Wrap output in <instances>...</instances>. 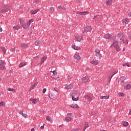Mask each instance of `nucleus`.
I'll return each mask as SVG.
<instances>
[{"mask_svg":"<svg viewBox=\"0 0 131 131\" xmlns=\"http://www.w3.org/2000/svg\"><path fill=\"white\" fill-rule=\"evenodd\" d=\"M71 96H72L73 101H78L79 100V97H78V94H77V91H72L71 92Z\"/></svg>","mask_w":131,"mask_h":131,"instance_id":"nucleus-1","label":"nucleus"},{"mask_svg":"<svg viewBox=\"0 0 131 131\" xmlns=\"http://www.w3.org/2000/svg\"><path fill=\"white\" fill-rule=\"evenodd\" d=\"M10 10V6H6L3 7L2 9L0 10V14H3V13H6V12H8Z\"/></svg>","mask_w":131,"mask_h":131,"instance_id":"nucleus-2","label":"nucleus"},{"mask_svg":"<svg viewBox=\"0 0 131 131\" xmlns=\"http://www.w3.org/2000/svg\"><path fill=\"white\" fill-rule=\"evenodd\" d=\"M6 62L3 60H0V69L4 70L6 68Z\"/></svg>","mask_w":131,"mask_h":131,"instance_id":"nucleus-3","label":"nucleus"},{"mask_svg":"<svg viewBox=\"0 0 131 131\" xmlns=\"http://www.w3.org/2000/svg\"><path fill=\"white\" fill-rule=\"evenodd\" d=\"M111 46L114 47L118 52L120 51V48L118 46V41L113 42Z\"/></svg>","mask_w":131,"mask_h":131,"instance_id":"nucleus-4","label":"nucleus"},{"mask_svg":"<svg viewBox=\"0 0 131 131\" xmlns=\"http://www.w3.org/2000/svg\"><path fill=\"white\" fill-rule=\"evenodd\" d=\"M92 31V27L87 26L83 31V33H86V32H91Z\"/></svg>","mask_w":131,"mask_h":131,"instance_id":"nucleus-5","label":"nucleus"},{"mask_svg":"<svg viewBox=\"0 0 131 131\" xmlns=\"http://www.w3.org/2000/svg\"><path fill=\"white\" fill-rule=\"evenodd\" d=\"M89 79H90V78H89V77L85 76L82 78V81L83 83H86V82H88V81H89Z\"/></svg>","mask_w":131,"mask_h":131,"instance_id":"nucleus-6","label":"nucleus"},{"mask_svg":"<svg viewBox=\"0 0 131 131\" xmlns=\"http://www.w3.org/2000/svg\"><path fill=\"white\" fill-rule=\"evenodd\" d=\"M120 81H121V84L123 86L124 85V81L125 79H126L125 76H122L120 78Z\"/></svg>","mask_w":131,"mask_h":131,"instance_id":"nucleus-7","label":"nucleus"},{"mask_svg":"<svg viewBox=\"0 0 131 131\" xmlns=\"http://www.w3.org/2000/svg\"><path fill=\"white\" fill-rule=\"evenodd\" d=\"M95 56H96V57H99L101 56V51L100 50V49H96L95 50Z\"/></svg>","mask_w":131,"mask_h":131,"instance_id":"nucleus-8","label":"nucleus"},{"mask_svg":"<svg viewBox=\"0 0 131 131\" xmlns=\"http://www.w3.org/2000/svg\"><path fill=\"white\" fill-rule=\"evenodd\" d=\"M66 89H67V90H71L72 89H73V84H67L65 85Z\"/></svg>","mask_w":131,"mask_h":131,"instance_id":"nucleus-9","label":"nucleus"},{"mask_svg":"<svg viewBox=\"0 0 131 131\" xmlns=\"http://www.w3.org/2000/svg\"><path fill=\"white\" fill-rule=\"evenodd\" d=\"M82 36H76L75 37V40H76V41H81V40H82Z\"/></svg>","mask_w":131,"mask_h":131,"instance_id":"nucleus-10","label":"nucleus"},{"mask_svg":"<svg viewBox=\"0 0 131 131\" xmlns=\"http://www.w3.org/2000/svg\"><path fill=\"white\" fill-rule=\"evenodd\" d=\"M74 57L75 59H76V60H77L78 61H80V60H81V57H80V56H79V55L77 54H75L74 55Z\"/></svg>","mask_w":131,"mask_h":131,"instance_id":"nucleus-11","label":"nucleus"},{"mask_svg":"<svg viewBox=\"0 0 131 131\" xmlns=\"http://www.w3.org/2000/svg\"><path fill=\"white\" fill-rule=\"evenodd\" d=\"M84 99H85V100H86V99H87L88 100L89 102H91L92 101V97H91L88 95H85L84 96Z\"/></svg>","mask_w":131,"mask_h":131,"instance_id":"nucleus-12","label":"nucleus"},{"mask_svg":"<svg viewBox=\"0 0 131 131\" xmlns=\"http://www.w3.org/2000/svg\"><path fill=\"white\" fill-rule=\"evenodd\" d=\"M90 63H91V64H93V65H98V64H99V61L93 59L90 62Z\"/></svg>","mask_w":131,"mask_h":131,"instance_id":"nucleus-13","label":"nucleus"},{"mask_svg":"<svg viewBox=\"0 0 131 131\" xmlns=\"http://www.w3.org/2000/svg\"><path fill=\"white\" fill-rule=\"evenodd\" d=\"M104 38L106 39H109L110 38H112V36L110 34H106L104 35Z\"/></svg>","mask_w":131,"mask_h":131,"instance_id":"nucleus-14","label":"nucleus"},{"mask_svg":"<svg viewBox=\"0 0 131 131\" xmlns=\"http://www.w3.org/2000/svg\"><path fill=\"white\" fill-rule=\"evenodd\" d=\"M117 72H118V70H114L112 72V75L110 76L109 77L110 78V79L111 80V78H112V77H113V76L115 74H116V73H117Z\"/></svg>","mask_w":131,"mask_h":131,"instance_id":"nucleus-15","label":"nucleus"},{"mask_svg":"<svg viewBox=\"0 0 131 131\" xmlns=\"http://www.w3.org/2000/svg\"><path fill=\"white\" fill-rule=\"evenodd\" d=\"M72 47L73 48V49H74V50H76L77 51H78L79 50H81V49L80 48V47L76 46L75 45H72Z\"/></svg>","mask_w":131,"mask_h":131,"instance_id":"nucleus-16","label":"nucleus"},{"mask_svg":"<svg viewBox=\"0 0 131 131\" xmlns=\"http://www.w3.org/2000/svg\"><path fill=\"white\" fill-rule=\"evenodd\" d=\"M123 43H124V45H127L128 43V40H124L123 39H120V42H122Z\"/></svg>","mask_w":131,"mask_h":131,"instance_id":"nucleus-17","label":"nucleus"},{"mask_svg":"<svg viewBox=\"0 0 131 131\" xmlns=\"http://www.w3.org/2000/svg\"><path fill=\"white\" fill-rule=\"evenodd\" d=\"M70 107H71V108H75V109H77V108H79L78 105L76 104H71L70 105Z\"/></svg>","mask_w":131,"mask_h":131,"instance_id":"nucleus-18","label":"nucleus"},{"mask_svg":"<svg viewBox=\"0 0 131 131\" xmlns=\"http://www.w3.org/2000/svg\"><path fill=\"white\" fill-rule=\"evenodd\" d=\"M37 82L35 83L32 86L31 88L30 89V91H32V90H33L34 89H35V88H36V86H37Z\"/></svg>","mask_w":131,"mask_h":131,"instance_id":"nucleus-19","label":"nucleus"},{"mask_svg":"<svg viewBox=\"0 0 131 131\" xmlns=\"http://www.w3.org/2000/svg\"><path fill=\"white\" fill-rule=\"evenodd\" d=\"M39 11V9H35L34 10H32L31 11V13L33 15H35V14H36V13H37Z\"/></svg>","mask_w":131,"mask_h":131,"instance_id":"nucleus-20","label":"nucleus"},{"mask_svg":"<svg viewBox=\"0 0 131 131\" xmlns=\"http://www.w3.org/2000/svg\"><path fill=\"white\" fill-rule=\"evenodd\" d=\"M100 98L102 100H107V99H109V95H108V96H100Z\"/></svg>","mask_w":131,"mask_h":131,"instance_id":"nucleus-21","label":"nucleus"},{"mask_svg":"<svg viewBox=\"0 0 131 131\" xmlns=\"http://www.w3.org/2000/svg\"><path fill=\"white\" fill-rule=\"evenodd\" d=\"M21 47L22 49H27L28 48V46L24 43H21Z\"/></svg>","mask_w":131,"mask_h":131,"instance_id":"nucleus-22","label":"nucleus"},{"mask_svg":"<svg viewBox=\"0 0 131 131\" xmlns=\"http://www.w3.org/2000/svg\"><path fill=\"white\" fill-rule=\"evenodd\" d=\"M49 98L52 100H53V99H55V95H54V93H50L49 94Z\"/></svg>","mask_w":131,"mask_h":131,"instance_id":"nucleus-23","label":"nucleus"},{"mask_svg":"<svg viewBox=\"0 0 131 131\" xmlns=\"http://www.w3.org/2000/svg\"><path fill=\"white\" fill-rule=\"evenodd\" d=\"M20 28H21V27H20L19 26H18V25L14 26L13 27V29H14V30H19V29H20Z\"/></svg>","mask_w":131,"mask_h":131,"instance_id":"nucleus-24","label":"nucleus"},{"mask_svg":"<svg viewBox=\"0 0 131 131\" xmlns=\"http://www.w3.org/2000/svg\"><path fill=\"white\" fill-rule=\"evenodd\" d=\"M37 101V99H33V98H31L30 99V101L31 102H32V103H33V104H36V101Z\"/></svg>","mask_w":131,"mask_h":131,"instance_id":"nucleus-25","label":"nucleus"},{"mask_svg":"<svg viewBox=\"0 0 131 131\" xmlns=\"http://www.w3.org/2000/svg\"><path fill=\"white\" fill-rule=\"evenodd\" d=\"M46 119L49 121L50 122L52 123L53 122V120L52 119V118L51 117H50V116H48L46 117Z\"/></svg>","mask_w":131,"mask_h":131,"instance_id":"nucleus-26","label":"nucleus"},{"mask_svg":"<svg viewBox=\"0 0 131 131\" xmlns=\"http://www.w3.org/2000/svg\"><path fill=\"white\" fill-rule=\"evenodd\" d=\"M19 21H20V25H21V26H22V25H23L25 24V23H26L25 20H22V19H21V18H19Z\"/></svg>","mask_w":131,"mask_h":131,"instance_id":"nucleus-27","label":"nucleus"},{"mask_svg":"<svg viewBox=\"0 0 131 131\" xmlns=\"http://www.w3.org/2000/svg\"><path fill=\"white\" fill-rule=\"evenodd\" d=\"M118 36L119 37H123L124 36V34H123V33H122V32H119L118 34Z\"/></svg>","mask_w":131,"mask_h":131,"instance_id":"nucleus-28","label":"nucleus"},{"mask_svg":"<svg viewBox=\"0 0 131 131\" xmlns=\"http://www.w3.org/2000/svg\"><path fill=\"white\" fill-rule=\"evenodd\" d=\"M46 60H47V57L46 56H43L41 59V62L42 63H45V61H46Z\"/></svg>","mask_w":131,"mask_h":131,"instance_id":"nucleus-29","label":"nucleus"},{"mask_svg":"<svg viewBox=\"0 0 131 131\" xmlns=\"http://www.w3.org/2000/svg\"><path fill=\"white\" fill-rule=\"evenodd\" d=\"M128 21V19L127 18L123 19V20H122L123 24L125 25V24H127Z\"/></svg>","mask_w":131,"mask_h":131,"instance_id":"nucleus-30","label":"nucleus"},{"mask_svg":"<svg viewBox=\"0 0 131 131\" xmlns=\"http://www.w3.org/2000/svg\"><path fill=\"white\" fill-rule=\"evenodd\" d=\"M25 65H26V64H25V63L21 62L19 65V68H22V67H24V66H25Z\"/></svg>","mask_w":131,"mask_h":131,"instance_id":"nucleus-31","label":"nucleus"},{"mask_svg":"<svg viewBox=\"0 0 131 131\" xmlns=\"http://www.w3.org/2000/svg\"><path fill=\"white\" fill-rule=\"evenodd\" d=\"M8 91H9V92H14V93H16V90L11 88H9Z\"/></svg>","mask_w":131,"mask_h":131,"instance_id":"nucleus-32","label":"nucleus"},{"mask_svg":"<svg viewBox=\"0 0 131 131\" xmlns=\"http://www.w3.org/2000/svg\"><path fill=\"white\" fill-rule=\"evenodd\" d=\"M21 26H22V27H23L24 29H27V28L28 27V26H27V24H26V23H25Z\"/></svg>","mask_w":131,"mask_h":131,"instance_id":"nucleus-33","label":"nucleus"},{"mask_svg":"<svg viewBox=\"0 0 131 131\" xmlns=\"http://www.w3.org/2000/svg\"><path fill=\"white\" fill-rule=\"evenodd\" d=\"M1 49H2L4 54H6V53L7 52V50L6 49V48L2 47Z\"/></svg>","mask_w":131,"mask_h":131,"instance_id":"nucleus-34","label":"nucleus"},{"mask_svg":"<svg viewBox=\"0 0 131 131\" xmlns=\"http://www.w3.org/2000/svg\"><path fill=\"white\" fill-rule=\"evenodd\" d=\"M112 3V0H108L106 2L107 6H110V5Z\"/></svg>","mask_w":131,"mask_h":131,"instance_id":"nucleus-35","label":"nucleus"},{"mask_svg":"<svg viewBox=\"0 0 131 131\" xmlns=\"http://www.w3.org/2000/svg\"><path fill=\"white\" fill-rule=\"evenodd\" d=\"M71 117H66V118H65V120H66V121H68V122H69L71 120Z\"/></svg>","mask_w":131,"mask_h":131,"instance_id":"nucleus-36","label":"nucleus"},{"mask_svg":"<svg viewBox=\"0 0 131 131\" xmlns=\"http://www.w3.org/2000/svg\"><path fill=\"white\" fill-rule=\"evenodd\" d=\"M123 125H124V126H127V125H128V122L126 121L123 122Z\"/></svg>","mask_w":131,"mask_h":131,"instance_id":"nucleus-37","label":"nucleus"},{"mask_svg":"<svg viewBox=\"0 0 131 131\" xmlns=\"http://www.w3.org/2000/svg\"><path fill=\"white\" fill-rule=\"evenodd\" d=\"M131 89V86L130 84H127L126 87H125V90H130Z\"/></svg>","mask_w":131,"mask_h":131,"instance_id":"nucleus-38","label":"nucleus"},{"mask_svg":"<svg viewBox=\"0 0 131 131\" xmlns=\"http://www.w3.org/2000/svg\"><path fill=\"white\" fill-rule=\"evenodd\" d=\"M6 105V103L4 101H2L0 102V107H3V106H5Z\"/></svg>","mask_w":131,"mask_h":131,"instance_id":"nucleus-39","label":"nucleus"},{"mask_svg":"<svg viewBox=\"0 0 131 131\" xmlns=\"http://www.w3.org/2000/svg\"><path fill=\"white\" fill-rule=\"evenodd\" d=\"M88 14H89V12H88V11L82 12V15H83V16H84L85 15H88Z\"/></svg>","mask_w":131,"mask_h":131,"instance_id":"nucleus-40","label":"nucleus"},{"mask_svg":"<svg viewBox=\"0 0 131 131\" xmlns=\"http://www.w3.org/2000/svg\"><path fill=\"white\" fill-rule=\"evenodd\" d=\"M123 66H124V67L127 66V67H129V63L126 62L123 64Z\"/></svg>","mask_w":131,"mask_h":131,"instance_id":"nucleus-41","label":"nucleus"},{"mask_svg":"<svg viewBox=\"0 0 131 131\" xmlns=\"http://www.w3.org/2000/svg\"><path fill=\"white\" fill-rule=\"evenodd\" d=\"M84 127H85V128H88V127H89V123L88 122L85 123Z\"/></svg>","mask_w":131,"mask_h":131,"instance_id":"nucleus-42","label":"nucleus"},{"mask_svg":"<svg viewBox=\"0 0 131 131\" xmlns=\"http://www.w3.org/2000/svg\"><path fill=\"white\" fill-rule=\"evenodd\" d=\"M50 11L51 13H54V7H50Z\"/></svg>","mask_w":131,"mask_h":131,"instance_id":"nucleus-43","label":"nucleus"},{"mask_svg":"<svg viewBox=\"0 0 131 131\" xmlns=\"http://www.w3.org/2000/svg\"><path fill=\"white\" fill-rule=\"evenodd\" d=\"M22 116H23V117H24L25 118H27L28 117V115H27V114H23Z\"/></svg>","mask_w":131,"mask_h":131,"instance_id":"nucleus-44","label":"nucleus"},{"mask_svg":"<svg viewBox=\"0 0 131 131\" xmlns=\"http://www.w3.org/2000/svg\"><path fill=\"white\" fill-rule=\"evenodd\" d=\"M124 96V94H123V93H119V97H123Z\"/></svg>","mask_w":131,"mask_h":131,"instance_id":"nucleus-45","label":"nucleus"},{"mask_svg":"<svg viewBox=\"0 0 131 131\" xmlns=\"http://www.w3.org/2000/svg\"><path fill=\"white\" fill-rule=\"evenodd\" d=\"M51 72H52L54 74V75H57V72L56 71V70L51 71Z\"/></svg>","mask_w":131,"mask_h":131,"instance_id":"nucleus-46","label":"nucleus"},{"mask_svg":"<svg viewBox=\"0 0 131 131\" xmlns=\"http://www.w3.org/2000/svg\"><path fill=\"white\" fill-rule=\"evenodd\" d=\"M35 46H39V41H35Z\"/></svg>","mask_w":131,"mask_h":131,"instance_id":"nucleus-47","label":"nucleus"},{"mask_svg":"<svg viewBox=\"0 0 131 131\" xmlns=\"http://www.w3.org/2000/svg\"><path fill=\"white\" fill-rule=\"evenodd\" d=\"M47 92V89L45 88L43 89L42 93L43 94H45Z\"/></svg>","mask_w":131,"mask_h":131,"instance_id":"nucleus-48","label":"nucleus"},{"mask_svg":"<svg viewBox=\"0 0 131 131\" xmlns=\"http://www.w3.org/2000/svg\"><path fill=\"white\" fill-rule=\"evenodd\" d=\"M42 63L41 62H40L38 64V66H39V67H41V65H42Z\"/></svg>","mask_w":131,"mask_h":131,"instance_id":"nucleus-49","label":"nucleus"},{"mask_svg":"<svg viewBox=\"0 0 131 131\" xmlns=\"http://www.w3.org/2000/svg\"><path fill=\"white\" fill-rule=\"evenodd\" d=\"M30 24L29 21H28L27 23V26H28V27H29L30 26Z\"/></svg>","mask_w":131,"mask_h":131,"instance_id":"nucleus-50","label":"nucleus"},{"mask_svg":"<svg viewBox=\"0 0 131 131\" xmlns=\"http://www.w3.org/2000/svg\"><path fill=\"white\" fill-rule=\"evenodd\" d=\"M54 90L55 91V92H59V89L57 88H55Z\"/></svg>","mask_w":131,"mask_h":131,"instance_id":"nucleus-51","label":"nucleus"},{"mask_svg":"<svg viewBox=\"0 0 131 131\" xmlns=\"http://www.w3.org/2000/svg\"><path fill=\"white\" fill-rule=\"evenodd\" d=\"M45 128V124L40 127V129H43Z\"/></svg>","mask_w":131,"mask_h":131,"instance_id":"nucleus-52","label":"nucleus"},{"mask_svg":"<svg viewBox=\"0 0 131 131\" xmlns=\"http://www.w3.org/2000/svg\"><path fill=\"white\" fill-rule=\"evenodd\" d=\"M29 22L30 24L32 23V22H33V19H30V20H29Z\"/></svg>","mask_w":131,"mask_h":131,"instance_id":"nucleus-53","label":"nucleus"},{"mask_svg":"<svg viewBox=\"0 0 131 131\" xmlns=\"http://www.w3.org/2000/svg\"><path fill=\"white\" fill-rule=\"evenodd\" d=\"M77 14L78 15H82V12H77Z\"/></svg>","mask_w":131,"mask_h":131,"instance_id":"nucleus-54","label":"nucleus"},{"mask_svg":"<svg viewBox=\"0 0 131 131\" xmlns=\"http://www.w3.org/2000/svg\"><path fill=\"white\" fill-rule=\"evenodd\" d=\"M24 113H23V111H20L19 114H21V115H23Z\"/></svg>","mask_w":131,"mask_h":131,"instance_id":"nucleus-55","label":"nucleus"},{"mask_svg":"<svg viewBox=\"0 0 131 131\" xmlns=\"http://www.w3.org/2000/svg\"><path fill=\"white\" fill-rule=\"evenodd\" d=\"M58 9H59V10H62V6H58Z\"/></svg>","mask_w":131,"mask_h":131,"instance_id":"nucleus-56","label":"nucleus"},{"mask_svg":"<svg viewBox=\"0 0 131 131\" xmlns=\"http://www.w3.org/2000/svg\"><path fill=\"white\" fill-rule=\"evenodd\" d=\"M67 116H68V117L72 116V114H71V113L67 114Z\"/></svg>","mask_w":131,"mask_h":131,"instance_id":"nucleus-57","label":"nucleus"},{"mask_svg":"<svg viewBox=\"0 0 131 131\" xmlns=\"http://www.w3.org/2000/svg\"><path fill=\"white\" fill-rule=\"evenodd\" d=\"M72 131H79V128H76V129H74V130H73Z\"/></svg>","mask_w":131,"mask_h":131,"instance_id":"nucleus-58","label":"nucleus"},{"mask_svg":"<svg viewBox=\"0 0 131 131\" xmlns=\"http://www.w3.org/2000/svg\"><path fill=\"white\" fill-rule=\"evenodd\" d=\"M62 10H63V11H66V7L63 6L62 8Z\"/></svg>","mask_w":131,"mask_h":131,"instance_id":"nucleus-59","label":"nucleus"},{"mask_svg":"<svg viewBox=\"0 0 131 131\" xmlns=\"http://www.w3.org/2000/svg\"><path fill=\"white\" fill-rule=\"evenodd\" d=\"M128 38H129L130 39H131V33L128 35Z\"/></svg>","mask_w":131,"mask_h":131,"instance_id":"nucleus-60","label":"nucleus"},{"mask_svg":"<svg viewBox=\"0 0 131 131\" xmlns=\"http://www.w3.org/2000/svg\"><path fill=\"white\" fill-rule=\"evenodd\" d=\"M72 78V77H71V76H69L68 77V79H71Z\"/></svg>","mask_w":131,"mask_h":131,"instance_id":"nucleus-61","label":"nucleus"},{"mask_svg":"<svg viewBox=\"0 0 131 131\" xmlns=\"http://www.w3.org/2000/svg\"><path fill=\"white\" fill-rule=\"evenodd\" d=\"M62 127H63L62 126V125H60L59 126V128H60V129H62Z\"/></svg>","mask_w":131,"mask_h":131,"instance_id":"nucleus-62","label":"nucleus"},{"mask_svg":"<svg viewBox=\"0 0 131 131\" xmlns=\"http://www.w3.org/2000/svg\"><path fill=\"white\" fill-rule=\"evenodd\" d=\"M128 15L130 16V17H131V12H130V13L128 14Z\"/></svg>","mask_w":131,"mask_h":131,"instance_id":"nucleus-63","label":"nucleus"},{"mask_svg":"<svg viewBox=\"0 0 131 131\" xmlns=\"http://www.w3.org/2000/svg\"><path fill=\"white\" fill-rule=\"evenodd\" d=\"M129 113V115H131V110H130Z\"/></svg>","mask_w":131,"mask_h":131,"instance_id":"nucleus-64","label":"nucleus"}]
</instances>
